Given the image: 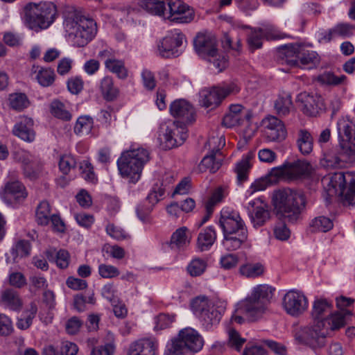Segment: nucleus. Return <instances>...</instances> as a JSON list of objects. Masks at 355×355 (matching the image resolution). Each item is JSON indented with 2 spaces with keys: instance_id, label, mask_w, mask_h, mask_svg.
I'll list each match as a JSON object with an SVG mask.
<instances>
[{
  "instance_id": "bb28decb",
  "label": "nucleus",
  "mask_w": 355,
  "mask_h": 355,
  "mask_svg": "<svg viewBox=\"0 0 355 355\" xmlns=\"http://www.w3.org/2000/svg\"><path fill=\"white\" fill-rule=\"evenodd\" d=\"M177 336L193 353L200 351L203 346V340L201 336L191 327L181 329Z\"/></svg>"
},
{
  "instance_id": "4be33fe9",
  "label": "nucleus",
  "mask_w": 355,
  "mask_h": 355,
  "mask_svg": "<svg viewBox=\"0 0 355 355\" xmlns=\"http://www.w3.org/2000/svg\"><path fill=\"white\" fill-rule=\"evenodd\" d=\"M194 46L201 56L214 58L217 54L216 40L210 35L198 34L194 40Z\"/></svg>"
},
{
  "instance_id": "864d4df0",
  "label": "nucleus",
  "mask_w": 355,
  "mask_h": 355,
  "mask_svg": "<svg viewBox=\"0 0 355 355\" xmlns=\"http://www.w3.org/2000/svg\"><path fill=\"white\" fill-rule=\"evenodd\" d=\"M176 315L175 314L160 313L155 318V329L157 330H162L171 327L175 320Z\"/></svg>"
},
{
  "instance_id": "3c124183",
  "label": "nucleus",
  "mask_w": 355,
  "mask_h": 355,
  "mask_svg": "<svg viewBox=\"0 0 355 355\" xmlns=\"http://www.w3.org/2000/svg\"><path fill=\"white\" fill-rule=\"evenodd\" d=\"M346 78L345 75L337 76L331 72L325 71L318 76V80L321 84L336 86L343 84Z\"/></svg>"
},
{
  "instance_id": "b1692460",
  "label": "nucleus",
  "mask_w": 355,
  "mask_h": 355,
  "mask_svg": "<svg viewBox=\"0 0 355 355\" xmlns=\"http://www.w3.org/2000/svg\"><path fill=\"white\" fill-rule=\"evenodd\" d=\"M171 115L182 119L184 123H191L195 121V111L193 106L184 99L173 101L170 105Z\"/></svg>"
},
{
  "instance_id": "39448f33",
  "label": "nucleus",
  "mask_w": 355,
  "mask_h": 355,
  "mask_svg": "<svg viewBox=\"0 0 355 355\" xmlns=\"http://www.w3.org/2000/svg\"><path fill=\"white\" fill-rule=\"evenodd\" d=\"M64 26L69 35L73 36L74 44L80 47L87 44L97 31L94 20L80 16L76 11L65 14Z\"/></svg>"
},
{
  "instance_id": "20e7f679",
  "label": "nucleus",
  "mask_w": 355,
  "mask_h": 355,
  "mask_svg": "<svg viewBox=\"0 0 355 355\" xmlns=\"http://www.w3.org/2000/svg\"><path fill=\"white\" fill-rule=\"evenodd\" d=\"M272 296V288L266 284L255 286L251 295L238 304L236 311L245 314L250 321H257L265 313Z\"/></svg>"
},
{
  "instance_id": "2eb2a0df",
  "label": "nucleus",
  "mask_w": 355,
  "mask_h": 355,
  "mask_svg": "<svg viewBox=\"0 0 355 355\" xmlns=\"http://www.w3.org/2000/svg\"><path fill=\"white\" fill-rule=\"evenodd\" d=\"M169 16L168 19L171 21L187 24L194 19V11L181 0H168Z\"/></svg>"
},
{
  "instance_id": "f704fd0d",
  "label": "nucleus",
  "mask_w": 355,
  "mask_h": 355,
  "mask_svg": "<svg viewBox=\"0 0 355 355\" xmlns=\"http://www.w3.org/2000/svg\"><path fill=\"white\" fill-rule=\"evenodd\" d=\"M1 300L2 303L13 311H18L22 306V302L18 292L12 288H6L1 292Z\"/></svg>"
},
{
  "instance_id": "bf43d9fd",
  "label": "nucleus",
  "mask_w": 355,
  "mask_h": 355,
  "mask_svg": "<svg viewBox=\"0 0 355 355\" xmlns=\"http://www.w3.org/2000/svg\"><path fill=\"white\" fill-rule=\"evenodd\" d=\"M98 273L103 278L110 279L118 277L120 272L115 266L102 263L98 266Z\"/></svg>"
},
{
  "instance_id": "680f3d73",
  "label": "nucleus",
  "mask_w": 355,
  "mask_h": 355,
  "mask_svg": "<svg viewBox=\"0 0 355 355\" xmlns=\"http://www.w3.org/2000/svg\"><path fill=\"white\" fill-rule=\"evenodd\" d=\"M83 324V322L79 318L73 316L66 322V331L69 334L74 335L79 331Z\"/></svg>"
},
{
  "instance_id": "dca6fc26",
  "label": "nucleus",
  "mask_w": 355,
  "mask_h": 355,
  "mask_svg": "<svg viewBox=\"0 0 355 355\" xmlns=\"http://www.w3.org/2000/svg\"><path fill=\"white\" fill-rule=\"evenodd\" d=\"M336 314H341L343 315L345 319V324H346V318L351 315L349 311H343L332 313V304L330 302L326 299H316L313 304V309L311 311V316L313 319V322L318 321H324L326 322L327 319L330 318L332 315Z\"/></svg>"
},
{
  "instance_id": "412c9836",
  "label": "nucleus",
  "mask_w": 355,
  "mask_h": 355,
  "mask_svg": "<svg viewBox=\"0 0 355 355\" xmlns=\"http://www.w3.org/2000/svg\"><path fill=\"white\" fill-rule=\"evenodd\" d=\"M299 101L302 104V112L310 116H315L326 110L323 98L320 96L302 94Z\"/></svg>"
},
{
  "instance_id": "aec40b11",
  "label": "nucleus",
  "mask_w": 355,
  "mask_h": 355,
  "mask_svg": "<svg viewBox=\"0 0 355 355\" xmlns=\"http://www.w3.org/2000/svg\"><path fill=\"white\" fill-rule=\"evenodd\" d=\"M1 196L8 203H12L24 200L27 197V192L22 183L18 180H12L6 183Z\"/></svg>"
},
{
  "instance_id": "ea45409f",
  "label": "nucleus",
  "mask_w": 355,
  "mask_h": 355,
  "mask_svg": "<svg viewBox=\"0 0 355 355\" xmlns=\"http://www.w3.org/2000/svg\"><path fill=\"white\" fill-rule=\"evenodd\" d=\"M187 228L185 227L178 229L171 238L170 246L172 249L180 250L184 248L189 243V240L187 235Z\"/></svg>"
},
{
  "instance_id": "58836bf2",
  "label": "nucleus",
  "mask_w": 355,
  "mask_h": 355,
  "mask_svg": "<svg viewBox=\"0 0 355 355\" xmlns=\"http://www.w3.org/2000/svg\"><path fill=\"white\" fill-rule=\"evenodd\" d=\"M291 95L288 93H282L275 102V108L280 116H286L293 109Z\"/></svg>"
},
{
  "instance_id": "7c9ffc66",
  "label": "nucleus",
  "mask_w": 355,
  "mask_h": 355,
  "mask_svg": "<svg viewBox=\"0 0 355 355\" xmlns=\"http://www.w3.org/2000/svg\"><path fill=\"white\" fill-rule=\"evenodd\" d=\"M216 239V232L212 227L201 230L197 239V248L200 251H207L213 245Z\"/></svg>"
},
{
  "instance_id": "cd10ccee",
  "label": "nucleus",
  "mask_w": 355,
  "mask_h": 355,
  "mask_svg": "<svg viewBox=\"0 0 355 355\" xmlns=\"http://www.w3.org/2000/svg\"><path fill=\"white\" fill-rule=\"evenodd\" d=\"M301 49V46L297 44L282 46L277 50V59L290 66L298 65Z\"/></svg>"
},
{
  "instance_id": "5fc2aeb1",
  "label": "nucleus",
  "mask_w": 355,
  "mask_h": 355,
  "mask_svg": "<svg viewBox=\"0 0 355 355\" xmlns=\"http://www.w3.org/2000/svg\"><path fill=\"white\" fill-rule=\"evenodd\" d=\"M266 179L270 184H275L282 179L286 180L285 164L279 167L272 168L268 173Z\"/></svg>"
},
{
  "instance_id": "c9c22d12",
  "label": "nucleus",
  "mask_w": 355,
  "mask_h": 355,
  "mask_svg": "<svg viewBox=\"0 0 355 355\" xmlns=\"http://www.w3.org/2000/svg\"><path fill=\"white\" fill-rule=\"evenodd\" d=\"M249 216L254 228L263 226L270 218V213L266 205L257 206Z\"/></svg>"
},
{
  "instance_id": "7ed1b4c3",
  "label": "nucleus",
  "mask_w": 355,
  "mask_h": 355,
  "mask_svg": "<svg viewBox=\"0 0 355 355\" xmlns=\"http://www.w3.org/2000/svg\"><path fill=\"white\" fill-rule=\"evenodd\" d=\"M324 321H318L312 324L297 329L295 339L300 343L316 350L323 347L326 343L328 331H334L345 326V319L341 314H336Z\"/></svg>"
},
{
  "instance_id": "6e6552de",
  "label": "nucleus",
  "mask_w": 355,
  "mask_h": 355,
  "mask_svg": "<svg viewBox=\"0 0 355 355\" xmlns=\"http://www.w3.org/2000/svg\"><path fill=\"white\" fill-rule=\"evenodd\" d=\"M187 137V128L178 122H173L161 125L158 139L163 149L170 150L181 146Z\"/></svg>"
},
{
  "instance_id": "c03bdc74",
  "label": "nucleus",
  "mask_w": 355,
  "mask_h": 355,
  "mask_svg": "<svg viewBox=\"0 0 355 355\" xmlns=\"http://www.w3.org/2000/svg\"><path fill=\"white\" fill-rule=\"evenodd\" d=\"M50 111L55 117L68 121L71 119V114L66 109L65 105L60 101H52L50 105Z\"/></svg>"
},
{
  "instance_id": "4468645a",
  "label": "nucleus",
  "mask_w": 355,
  "mask_h": 355,
  "mask_svg": "<svg viewBox=\"0 0 355 355\" xmlns=\"http://www.w3.org/2000/svg\"><path fill=\"white\" fill-rule=\"evenodd\" d=\"M283 307L292 316H299L308 308V300L302 292L291 290L283 298Z\"/></svg>"
},
{
  "instance_id": "69168bd1",
  "label": "nucleus",
  "mask_w": 355,
  "mask_h": 355,
  "mask_svg": "<svg viewBox=\"0 0 355 355\" xmlns=\"http://www.w3.org/2000/svg\"><path fill=\"white\" fill-rule=\"evenodd\" d=\"M274 234L277 239L286 241L290 237L291 232L286 225L281 222L275 227Z\"/></svg>"
},
{
  "instance_id": "473e14b6",
  "label": "nucleus",
  "mask_w": 355,
  "mask_h": 355,
  "mask_svg": "<svg viewBox=\"0 0 355 355\" xmlns=\"http://www.w3.org/2000/svg\"><path fill=\"white\" fill-rule=\"evenodd\" d=\"M354 26L349 24L340 23L329 29L322 37L325 42H330L336 37H348L353 34Z\"/></svg>"
},
{
  "instance_id": "c756f323",
  "label": "nucleus",
  "mask_w": 355,
  "mask_h": 355,
  "mask_svg": "<svg viewBox=\"0 0 355 355\" xmlns=\"http://www.w3.org/2000/svg\"><path fill=\"white\" fill-rule=\"evenodd\" d=\"M157 345L150 339H142L132 343L127 355H156Z\"/></svg>"
},
{
  "instance_id": "423d86ee",
  "label": "nucleus",
  "mask_w": 355,
  "mask_h": 355,
  "mask_svg": "<svg viewBox=\"0 0 355 355\" xmlns=\"http://www.w3.org/2000/svg\"><path fill=\"white\" fill-rule=\"evenodd\" d=\"M150 160V153L143 148H138L123 153L117 160L120 175L136 183L141 177L144 166Z\"/></svg>"
},
{
  "instance_id": "a18cd8bd",
  "label": "nucleus",
  "mask_w": 355,
  "mask_h": 355,
  "mask_svg": "<svg viewBox=\"0 0 355 355\" xmlns=\"http://www.w3.org/2000/svg\"><path fill=\"white\" fill-rule=\"evenodd\" d=\"M93 119L88 116H80L75 124L74 132L77 135H88L93 128Z\"/></svg>"
},
{
  "instance_id": "338daca9",
  "label": "nucleus",
  "mask_w": 355,
  "mask_h": 355,
  "mask_svg": "<svg viewBox=\"0 0 355 355\" xmlns=\"http://www.w3.org/2000/svg\"><path fill=\"white\" fill-rule=\"evenodd\" d=\"M67 88L71 94H78L83 89V81L79 77L71 78L67 81Z\"/></svg>"
},
{
  "instance_id": "09e8293b",
  "label": "nucleus",
  "mask_w": 355,
  "mask_h": 355,
  "mask_svg": "<svg viewBox=\"0 0 355 355\" xmlns=\"http://www.w3.org/2000/svg\"><path fill=\"white\" fill-rule=\"evenodd\" d=\"M263 37L259 28L252 30L248 35L247 43L251 52L262 46Z\"/></svg>"
},
{
  "instance_id": "6e6d98bb",
  "label": "nucleus",
  "mask_w": 355,
  "mask_h": 355,
  "mask_svg": "<svg viewBox=\"0 0 355 355\" xmlns=\"http://www.w3.org/2000/svg\"><path fill=\"white\" fill-rule=\"evenodd\" d=\"M207 267L206 262L200 259H195L189 263L187 267L188 272L193 277H197L202 275Z\"/></svg>"
},
{
  "instance_id": "9d476101",
  "label": "nucleus",
  "mask_w": 355,
  "mask_h": 355,
  "mask_svg": "<svg viewBox=\"0 0 355 355\" xmlns=\"http://www.w3.org/2000/svg\"><path fill=\"white\" fill-rule=\"evenodd\" d=\"M191 310L206 327L216 324L221 318V312L206 297H197L191 301Z\"/></svg>"
},
{
  "instance_id": "603ef678",
  "label": "nucleus",
  "mask_w": 355,
  "mask_h": 355,
  "mask_svg": "<svg viewBox=\"0 0 355 355\" xmlns=\"http://www.w3.org/2000/svg\"><path fill=\"white\" fill-rule=\"evenodd\" d=\"M334 226L332 220L325 216H318L315 218L311 223V227L313 231L326 232L332 229Z\"/></svg>"
},
{
  "instance_id": "a211bd4d",
  "label": "nucleus",
  "mask_w": 355,
  "mask_h": 355,
  "mask_svg": "<svg viewBox=\"0 0 355 355\" xmlns=\"http://www.w3.org/2000/svg\"><path fill=\"white\" fill-rule=\"evenodd\" d=\"M218 223L223 234L247 228L239 213L228 209L221 211Z\"/></svg>"
},
{
  "instance_id": "8fccbe9b",
  "label": "nucleus",
  "mask_w": 355,
  "mask_h": 355,
  "mask_svg": "<svg viewBox=\"0 0 355 355\" xmlns=\"http://www.w3.org/2000/svg\"><path fill=\"white\" fill-rule=\"evenodd\" d=\"M105 68L116 74L121 79H125L128 76V71L125 67L123 61L121 60L114 58L112 62H107Z\"/></svg>"
},
{
  "instance_id": "4c0bfd02",
  "label": "nucleus",
  "mask_w": 355,
  "mask_h": 355,
  "mask_svg": "<svg viewBox=\"0 0 355 355\" xmlns=\"http://www.w3.org/2000/svg\"><path fill=\"white\" fill-rule=\"evenodd\" d=\"M138 6L154 15H164L166 8L164 1L160 0H139Z\"/></svg>"
},
{
  "instance_id": "72a5a7b5",
  "label": "nucleus",
  "mask_w": 355,
  "mask_h": 355,
  "mask_svg": "<svg viewBox=\"0 0 355 355\" xmlns=\"http://www.w3.org/2000/svg\"><path fill=\"white\" fill-rule=\"evenodd\" d=\"M193 354L187 345L176 336L168 342L164 355H193Z\"/></svg>"
},
{
  "instance_id": "1a4fd4ad",
  "label": "nucleus",
  "mask_w": 355,
  "mask_h": 355,
  "mask_svg": "<svg viewBox=\"0 0 355 355\" xmlns=\"http://www.w3.org/2000/svg\"><path fill=\"white\" fill-rule=\"evenodd\" d=\"M330 183L336 193L343 197L344 204L355 205V173H336L331 178Z\"/></svg>"
},
{
  "instance_id": "37998d69",
  "label": "nucleus",
  "mask_w": 355,
  "mask_h": 355,
  "mask_svg": "<svg viewBox=\"0 0 355 355\" xmlns=\"http://www.w3.org/2000/svg\"><path fill=\"white\" fill-rule=\"evenodd\" d=\"M250 155H248L243 157L242 159L236 165L235 171L236 173L237 180L239 184H243L248 178V173L251 168V165L250 164Z\"/></svg>"
},
{
  "instance_id": "e2e57ef3",
  "label": "nucleus",
  "mask_w": 355,
  "mask_h": 355,
  "mask_svg": "<svg viewBox=\"0 0 355 355\" xmlns=\"http://www.w3.org/2000/svg\"><path fill=\"white\" fill-rule=\"evenodd\" d=\"M263 38L267 40H278L284 37V34L281 33L279 31L272 26H266L265 28H259Z\"/></svg>"
},
{
  "instance_id": "052dcab7",
  "label": "nucleus",
  "mask_w": 355,
  "mask_h": 355,
  "mask_svg": "<svg viewBox=\"0 0 355 355\" xmlns=\"http://www.w3.org/2000/svg\"><path fill=\"white\" fill-rule=\"evenodd\" d=\"M76 162L73 157L71 155L62 156L59 162V168L63 174H67L72 168L76 166Z\"/></svg>"
},
{
  "instance_id": "a19ab883",
  "label": "nucleus",
  "mask_w": 355,
  "mask_h": 355,
  "mask_svg": "<svg viewBox=\"0 0 355 355\" xmlns=\"http://www.w3.org/2000/svg\"><path fill=\"white\" fill-rule=\"evenodd\" d=\"M263 272L264 267L260 263H247L239 268L240 274L248 278H256L261 276Z\"/></svg>"
},
{
  "instance_id": "f03ea898",
  "label": "nucleus",
  "mask_w": 355,
  "mask_h": 355,
  "mask_svg": "<svg viewBox=\"0 0 355 355\" xmlns=\"http://www.w3.org/2000/svg\"><path fill=\"white\" fill-rule=\"evenodd\" d=\"M272 202L277 216L290 223H295L302 219L306 199L302 191L284 188L274 192Z\"/></svg>"
},
{
  "instance_id": "79ce46f5",
  "label": "nucleus",
  "mask_w": 355,
  "mask_h": 355,
  "mask_svg": "<svg viewBox=\"0 0 355 355\" xmlns=\"http://www.w3.org/2000/svg\"><path fill=\"white\" fill-rule=\"evenodd\" d=\"M37 311V307L35 303H31L28 309L26 310L18 319L17 326L20 329H27L32 324Z\"/></svg>"
},
{
  "instance_id": "13d9d810",
  "label": "nucleus",
  "mask_w": 355,
  "mask_h": 355,
  "mask_svg": "<svg viewBox=\"0 0 355 355\" xmlns=\"http://www.w3.org/2000/svg\"><path fill=\"white\" fill-rule=\"evenodd\" d=\"M318 54L315 51H300L299 55L298 64L308 65L310 64H315L318 62Z\"/></svg>"
},
{
  "instance_id": "2f4dec72",
  "label": "nucleus",
  "mask_w": 355,
  "mask_h": 355,
  "mask_svg": "<svg viewBox=\"0 0 355 355\" xmlns=\"http://www.w3.org/2000/svg\"><path fill=\"white\" fill-rule=\"evenodd\" d=\"M99 89L103 98L106 101H113L119 96V89L114 86L113 78L111 76H107L101 80Z\"/></svg>"
},
{
  "instance_id": "de8ad7c7",
  "label": "nucleus",
  "mask_w": 355,
  "mask_h": 355,
  "mask_svg": "<svg viewBox=\"0 0 355 355\" xmlns=\"http://www.w3.org/2000/svg\"><path fill=\"white\" fill-rule=\"evenodd\" d=\"M9 102L11 108L21 111L29 105V101L25 94L16 93L10 94Z\"/></svg>"
},
{
  "instance_id": "a878e982",
  "label": "nucleus",
  "mask_w": 355,
  "mask_h": 355,
  "mask_svg": "<svg viewBox=\"0 0 355 355\" xmlns=\"http://www.w3.org/2000/svg\"><path fill=\"white\" fill-rule=\"evenodd\" d=\"M223 245L229 251H234L245 244L248 239V228L223 234Z\"/></svg>"
},
{
  "instance_id": "6ab92c4d",
  "label": "nucleus",
  "mask_w": 355,
  "mask_h": 355,
  "mask_svg": "<svg viewBox=\"0 0 355 355\" xmlns=\"http://www.w3.org/2000/svg\"><path fill=\"white\" fill-rule=\"evenodd\" d=\"M286 170V180H296L309 178L312 173V166L304 159L284 162Z\"/></svg>"
},
{
  "instance_id": "0e129e2a",
  "label": "nucleus",
  "mask_w": 355,
  "mask_h": 355,
  "mask_svg": "<svg viewBox=\"0 0 355 355\" xmlns=\"http://www.w3.org/2000/svg\"><path fill=\"white\" fill-rule=\"evenodd\" d=\"M11 320L4 314H0V335L8 336L12 332Z\"/></svg>"
},
{
  "instance_id": "e433bc0d",
  "label": "nucleus",
  "mask_w": 355,
  "mask_h": 355,
  "mask_svg": "<svg viewBox=\"0 0 355 355\" xmlns=\"http://www.w3.org/2000/svg\"><path fill=\"white\" fill-rule=\"evenodd\" d=\"M31 72L35 74L37 82L43 87L51 85L55 80V73L51 68H43L34 65L32 67Z\"/></svg>"
},
{
  "instance_id": "c85d7f7f",
  "label": "nucleus",
  "mask_w": 355,
  "mask_h": 355,
  "mask_svg": "<svg viewBox=\"0 0 355 355\" xmlns=\"http://www.w3.org/2000/svg\"><path fill=\"white\" fill-rule=\"evenodd\" d=\"M313 137L311 133L305 128H300L295 135V144L300 153L308 155L313 150Z\"/></svg>"
},
{
  "instance_id": "f257e3e1",
  "label": "nucleus",
  "mask_w": 355,
  "mask_h": 355,
  "mask_svg": "<svg viewBox=\"0 0 355 355\" xmlns=\"http://www.w3.org/2000/svg\"><path fill=\"white\" fill-rule=\"evenodd\" d=\"M337 132L340 152H327L321 159V164L327 168H343L347 164H355V123L348 117L337 121Z\"/></svg>"
},
{
  "instance_id": "ddd939ff",
  "label": "nucleus",
  "mask_w": 355,
  "mask_h": 355,
  "mask_svg": "<svg viewBox=\"0 0 355 355\" xmlns=\"http://www.w3.org/2000/svg\"><path fill=\"white\" fill-rule=\"evenodd\" d=\"M185 35L179 30L175 29L164 37L158 44V52L165 58H177L182 53Z\"/></svg>"
},
{
  "instance_id": "49530a36",
  "label": "nucleus",
  "mask_w": 355,
  "mask_h": 355,
  "mask_svg": "<svg viewBox=\"0 0 355 355\" xmlns=\"http://www.w3.org/2000/svg\"><path fill=\"white\" fill-rule=\"evenodd\" d=\"M50 205L47 201H42L37 207L35 216L39 225H46L49 223Z\"/></svg>"
},
{
  "instance_id": "f8f14e48",
  "label": "nucleus",
  "mask_w": 355,
  "mask_h": 355,
  "mask_svg": "<svg viewBox=\"0 0 355 355\" xmlns=\"http://www.w3.org/2000/svg\"><path fill=\"white\" fill-rule=\"evenodd\" d=\"M225 146V138L221 137H212L205 144V147L209 146L211 151L209 154L203 157L198 170L200 173L209 171L211 173H216L221 166V159L218 157L220 155V148Z\"/></svg>"
},
{
  "instance_id": "9b49d317",
  "label": "nucleus",
  "mask_w": 355,
  "mask_h": 355,
  "mask_svg": "<svg viewBox=\"0 0 355 355\" xmlns=\"http://www.w3.org/2000/svg\"><path fill=\"white\" fill-rule=\"evenodd\" d=\"M239 90L237 86L234 84L223 87H205L199 92V103L201 106L212 110L218 107L227 96L236 94Z\"/></svg>"
},
{
  "instance_id": "774afa93",
  "label": "nucleus",
  "mask_w": 355,
  "mask_h": 355,
  "mask_svg": "<svg viewBox=\"0 0 355 355\" xmlns=\"http://www.w3.org/2000/svg\"><path fill=\"white\" fill-rule=\"evenodd\" d=\"M80 169L82 171L83 178L89 182H93L95 179V174L93 171L92 164L87 161H83L80 163Z\"/></svg>"
},
{
  "instance_id": "0eeeda50",
  "label": "nucleus",
  "mask_w": 355,
  "mask_h": 355,
  "mask_svg": "<svg viewBox=\"0 0 355 355\" xmlns=\"http://www.w3.org/2000/svg\"><path fill=\"white\" fill-rule=\"evenodd\" d=\"M25 19L31 29L48 28L57 15L56 6L50 1L29 3L24 8Z\"/></svg>"
},
{
  "instance_id": "5701e85b",
  "label": "nucleus",
  "mask_w": 355,
  "mask_h": 355,
  "mask_svg": "<svg viewBox=\"0 0 355 355\" xmlns=\"http://www.w3.org/2000/svg\"><path fill=\"white\" fill-rule=\"evenodd\" d=\"M264 135L270 141L284 139L286 137V130L281 120L275 116H268L263 120Z\"/></svg>"
},
{
  "instance_id": "4d7b16f0",
  "label": "nucleus",
  "mask_w": 355,
  "mask_h": 355,
  "mask_svg": "<svg viewBox=\"0 0 355 355\" xmlns=\"http://www.w3.org/2000/svg\"><path fill=\"white\" fill-rule=\"evenodd\" d=\"M245 339L241 337L238 331L234 329H230L228 331V345L239 351L243 345L245 343Z\"/></svg>"
},
{
  "instance_id": "f3484780",
  "label": "nucleus",
  "mask_w": 355,
  "mask_h": 355,
  "mask_svg": "<svg viewBox=\"0 0 355 355\" xmlns=\"http://www.w3.org/2000/svg\"><path fill=\"white\" fill-rule=\"evenodd\" d=\"M252 118L250 110L245 108L240 104L231 105L229 112L223 119V125L227 128L243 124L245 121L248 123Z\"/></svg>"
},
{
  "instance_id": "393cba45",
  "label": "nucleus",
  "mask_w": 355,
  "mask_h": 355,
  "mask_svg": "<svg viewBox=\"0 0 355 355\" xmlns=\"http://www.w3.org/2000/svg\"><path fill=\"white\" fill-rule=\"evenodd\" d=\"M33 125L34 121L31 118L20 117L19 121L13 127L12 133L25 141L32 142L35 138Z\"/></svg>"
}]
</instances>
